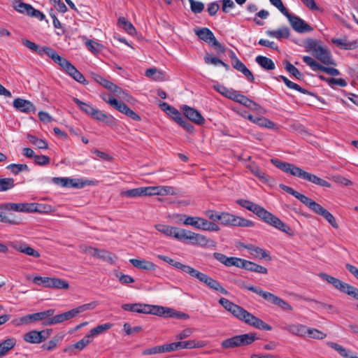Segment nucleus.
Returning <instances> with one entry per match:
<instances>
[{
    "mask_svg": "<svg viewBox=\"0 0 358 358\" xmlns=\"http://www.w3.org/2000/svg\"><path fill=\"white\" fill-rule=\"evenodd\" d=\"M157 257L159 259H161V260L168 263L169 264L171 265L175 268H176V269H178L179 271H181L183 273H187L189 275H190L191 272L193 270V267H192V266H190L189 265H186V264H182L180 262H176L174 259L170 258L169 257L164 256V255H158Z\"/></svg>",
    "mask_w": 358,
    "mask_h": 358,
    "instance_id": "18",
    "label": "nucleus"
},
{
    "mask_svg": "<svg viewBox=\"0 0 358 358\" xmlns=\"http://www.w3.org/2000/svg\"><path fill=\"white\" fill-rule=\"evenodd\" d=\"M178 189L171 186H159V195H176Z\"/></svg>",
    "mask_w": 358,
    "mask_h": 358,
    "instance_id": "63",
    "label": "nucleus"
},
{
    "mask_svg": "<svg viewBox=\"0 0 358 358\" xmlns=\"http://www.w3.org/2000/svg\"><path fill=\"white\" fill-rule=\"evenodd\" d=\"M285 16L287 18L292 29L298 33L310 32L313 29L308 23L297 15L288 12Z\"/></svg>",
    "mask_w": 358,
    "mask_h": 358,
    "instance_id": "13",
    "label": "nucleus"
},
{
    "mask_svg": "<svg viewBox=\"0 0 358 358\" xmlns=\"http://www.w3.org/2000/svg\"><path fill=\"white\" fill-rule=\"evenodd\" d=\"M304 47L307 52H310L315 58L303 56L302 59L314 71H320L331 76L340 75V71L334 68L337 65L332 54L327 46L322 45L320 41L309 38L305 41Z\"/></svg>",
    "mask_w": 358,
    "mask_h": 358,
    "instance_id": "1",
    "label": "nucleus"
},
{
    "mask_svg": "<svg viewBox=\"0 0 358 358\" xmlns=\"http://www.w3.org/2000/svg\"><path fill=\"white\" fill-rule=\"evenodd\" d=\"M108 90L113 92L115 96L124 99L127 101H129L130 99H131V96H129L122 88H120L113 83L110 86Z\"/></svg>",
    "mask_w": 358,
    "mask_h": 358,
    "instance_id": "45",
    "label": "nucleus"
},
{
    "mask_svg": "<svg viewBox=\"0 0 358 358\" xmlns=\"http://www.w3.org/2000/svg\"><path fill=\"white\" fill-rule=\"evenodd\" d=\"M111 327L112 324L110 323L101 324L91 329L90 333L87 334L93 340L95 336L103 333L105 331L109 329Z\"/></svg>",
    "mask_w": 358,
    "mask_h": 358,
    "instance_id": "50",
    "label": "nucleus"
},
{
    "mask_svg": "<svg viewBox=\"0 0 358 358\" xmlns=\"http://www.w3.org/2000/svg\"><path fill=\"white\" fill-rule=\"evenodd\" d=\"M113 107L134 120L140 121L141 120V117L137 113L129 108L127 105L123 102L117 100V103L114 104Z\"/></svg>",
    "mask_w": 358,
    "mask_h": 358,
    "instance_id": "21",
    "label": "nucleus"
},
{
    "mask_svg": "<svg viewBox=\"0 0 358 358\" xmlns=\"http://www.w3.org/2000/svg\"><path fill=\"white\" fill-rule=\"evenodd\" d=\"M55 310V309H48L42 312L33 314H28L13 321V324L17 326L30 324L34 322L42 321L43 325H46L45 322L52 317Z\"/></svg>",
    "mask_w": 358,
    "mask_h": 358,
    "instance_id": "9",
    "label": "nucleus"
},
{
    "mask_svg": "<svg viewBox=\"0 0 358 358\" xmlns=\"http://www.w3.org/2000/svg\"><path fill=\"white\" fill-rule=\"evenodd\" d=\"M13 105L14 108L22 113H28L36 111L34 105L30 101L21 98L14 99Z\"/></svg>",
    "mask_w": 358,
    "mask_h": 358,
    "instance_id": "20",
    "label": "nucleus"
},
{
    "mask_svg": "<svg viewBox=\"0 0 358 358\" xmlns=\"http://www.w3.org/2000/svg\"><path fill=\"white\" fill-rule=\"evenodd\" d=\"M319 276L341 292L358 300V289L355 287L324 273H319Z\"/></svg>",
    "mask_w": 358,
    "mask_h": 358,
    "instance_id": "7",
    "label": "nucleus"
},
{
    "mask_svg": "<svg viewBox=\"0 0 358 358\" xmlns=\"http://www.w3.org/2000/svg\"><path fill=\"white\" fill-rule=\"evenodd\" d=\"M215 89L219 93H220L221 94L224 95V96H226L230 99H233V97L234 96V95L236 92V91H235L234 90L228 89L226 87H224L223 85H220L215 86Z\"/></svg>",
    "mask_w": 358,
    "mask_h": 358,
    "instance_id": "60",
    "label": "nucleus"
},
{
    "mask_svg": "<svg viewBox=\"0 0 358 358\" xmlns=\"http://www.w3.org/2000/svg\"><path fill=\"white\" fill-rule=\"evenodd\" d=\"M266 33L268 36L277 39L287 38L290 35L289 29L287 27H281L278 30H268Z\"/></svg>",
    "mask_w": 358,
    "mask_h": 358,
    "instance_id": "32",
    "label": "nucleus"
},
{
    "mask_svg": "<svg viewBox=\"0 0 358 358\" xmlns=\"http://www.w3.org/2000/svg\"><path fill=\"white\" fill-rule=\"evenodd\" d=\"M22 43L31 51L38 53L40 56L45 55V49L49 48L48 46H43L42 48H40L37 44L27 38H22Z\"/></svg>",
    "mask_w": 358,
    "mask_h": 358,
    "instance_id": "31",
    "label": "nucleus"
},
{
    "mask_svg": "<svg viewBox=\"0 0 358 358\" xmlns=\"http://www.w3.org/2000/svg\"><path fill=\"white\" fill-rule=\"evenodd\" d=\"M176 236L179 241L189 240L192 244L196 245L199 234L180 229V234L176 235Z\"/></svg>",
    "mask_w": 358,
    "mask_h": 358,
    "instance_id": "30",
    "label": "nucleus"
},
{
    "mask_svg": "<svg viewBox=\"0 0 358 358\" xmlns=\"http://www.w3.org/2000/svg\"><path fill=\"white\" fill-rule=\"evenodd\" d=\"M236 203L240 206L252 212L265 223L278 229V230L286 233L289 235H292L293 232L291 228L283 222H282L278 217L268 211L264 207L246 199H239L236 201Z\"/></svg>",
    "mask_w": 358,
    "mask_h": 358,
    "instance_id": "2",
    "label": "nucleus"
},
{
    "mask_svg": "<svg viewBox=\"0 0 358 358\" xmlns=\"http://www.w3.org/2000/svg\"><path fill=\"white\" fill-rule=\"evenodd\" d=\"M6 169L10 170L15 175H17L22 171H29L28 166L22 164H11L7 166Z\"/></svg>",
    "mask_w": 358,
    "mask_h": 358,
    "instance_id": "58",
    "label": "nucleus"
},
{
    "mask_svg": "<svg viewBox=\"0 0 358 358\" xmlns=\"http://www.w3.org/2000/svg\"><path fill=\"white\" fill-rule=\"evenodd\" d=\"M190 276L197 279L200 282L205 284L213 290L219 292L225 295L229 294L228 291L224 288L217 280L194 268L190 273Z\"/></svg>",
    "mask_w": 358,
    "mask_h": 358,
    "instance_id": "10",
    "label": "nucleus"
},
{
    "mask_svg": "<svg viewBox=\"0 0 358 358\" xmlns=\"http://www.w3.org/2000/svg\"><path fill=\"white\" fill-rule=\"evenodd\" d=\"M122 308L126 311L143 314H152L157 316H162L166 313H170L172 311L170 308L140 303H124L122 305Z\"/></svg>",
    "mask_w": 358,
    "mask_h": 358,
    "instance_id": "5",
    "label": "nucleus"
},
{
    "mask_svg": "<svg viewBox=\"0 0 358 358\" xmlns=\"http://www.w3.org/2000/svg\"><path fill=\"white\" fill-rule=\"evenodd\" d=\"M238 268H241L250 271L263 274H266L268 273V270L266 268L261 265L257 264L252 262L245 260L241 258H240V262Z\"/></svg>",
    "mask_w": 358,
    "mask_h": 358,
    "instance_id": "19",
    "label": "nucleus"
},
{
    "mask_svg": "<svg viewBox=\"0 0 358 358\" xmlns=\"http://www.w3.org/2000/svg\"><path fill=\"white\" fill-rule=\"evenodd\" d=\"M53 182L61 187H79V184L77 182L76 180L74 179H70L68 178H53L52 179Z\"/></svg>",
    "mask_w": 358,
    "mask_h": 358,
    "instance_id": "33",
    "label": "nucleus"
},
{
    "mask_svg": "<svg viewBox=\"0 0 358 358\" xmlns=\"http://www.w3.org/2000/svg\"><path fill=\"white\" fill-rule=\"evenodd\" d=\"M1 208L6 211L21 213H31V203H1Z\"/></svg>",
    "mask_w": 358,
    "mask_h": 358,
    "instance_id": "17",
    "label": "nucleus"
},
{
    "mask_svg": "<svg viewBox=\"0 0 358 358\" xmlns=\"http://www.w3.org/2000/svg\"><path fill=\"white\" fill-rule=\"evenodd\" d=\"M64 336L65 335L62 333L56 334L50 341L46 343H44L41 348L45 350H52L55 348H56L57 343L64 339Z\"/></svg>",
    "mask_w": 358,
    "mask_h": 358,
    "instance_id": "38",
    "label": "nucleus"
},
{
    "mask_svg": "<svg viewBox=\"0 0 358 358\" xmlns=\"http://www.w3.org/2000/svg\"><path fill=\"white\" fill-rule=\"evenodd\" d=\"M280 78L285 83V84L286 85V86L287 87H289L290 89H292V90H295L296 91H299L301 93L304 94H310V92L307 90H306L304 88H302L298 84L294 83L290 81L285 76H280Z\"/></svg>",
    "mask_w": 358,
    "mask_h": 358,
    "instance_id": "47",
    "label": "nucleus"
},
{
    "mask_svg": "<svg viewBox=\"0 0 358 358\" xmlns=\"http://www.w3.org/2000/svg\"><path fill=\"white\" fill-rule=\"evenodd\" d=\"M219 303L224 309L230 312L235 317L244 322L245 324L260 330L271 331L272 327L262 320L255 317L240 306H238L229 299L220 298Z\"/></svg>",
    "mask_w": 358,
    "mask_h": 358,
    "instance_id": "3",
    "label": "nucleus"
},
{
    "mask_svg": "<svg viewBox=\"0 0 358 358\" xmlns=\"http://www.w3.org/2000/svg\"><path fill=\"white\" fill-rule=\"evenodd\" d=\"M180 110L188 120L193 122L194 123L199 125L204 124V117L195 108L188 106L187 105H182L180 106Z\"/></svg>",
    "mask_w": 358,
    "mask_h": 358,
    "instance_id": "14",
    "label": "nucleus"
},
{
    "mask_svg": "<svg viewBox=\"0 0 358 358\" xmlns=\"http://www.w3.org/2000/svg\"><path fill=\"white\" fill-rule=\"evenodd\" d=\"M256 62L265 70H273L275 69L274 62L270 59L264 56L259 55L255 59Z\"/></svg>",
    "mask_w": 358,
    "mask_h": 358,
    "instance_id": "39",
    "label": "nucleus"
},
{
    "mask_svg": "<svg viewBox=\"0 0 358 358\" xmlns=\"http://www.w3.org/2000/svg\"><path fill=\"white\" fill-rule=\"evenodd\" d=\"M280 78L285 83V84L286 85V86L287 87H289L290 89H292V90H295L296 91H299L301 93L304 94H310V92L307 90H306L304 88H302L298 84L294 83L290 81L285 76H280Z\"/></svg>",
    "mask_w": 358,
    "mask_h": 358,
    "instance_id": "49",
    "label": "nucleus"
},
{
    "mask_svg": "<svg viewBox=\"0 0 358 358\" xmlns=\"http://www.w3.org/2000/svg\"><path fill=\"white\" fill-rule=\"evenodd\" d=\"M24 341L32 344H38L41 343V336L38 331L32 330L24 335Z\"/></svg>",
    "mask_w": 358,
    "mask_h": 358,
    "instance_id": "37",
    "label": "nucleus"
},
{
    "mask_svg": "<svg viewBox=\"0 0 358 358\" xmlns=\"http://www.w3.org/2000/svg\"><path fill=\"white\" fill-rule=\"evenodd\" d=\"M245 248H246L252 255H254L257 258L267 259L268 260L271 259V257L267 251L259 247L253 245H247L245 246Z\"/></svg>",
    "mask_w": 358,
    "mask_h": 358,
    "instance_id": "29",
    "label": "nucleus"
},
{
    "mask_svg": "<svg viewBox=\"0 0 358 358\" xmlns=\"http://www.w3.org/2000/svg\"><path fill=\"white\" fill-rule=\"evenodd\" d=\"M120 196L128 198L145 196L144 187H140L125 191H122L120 192Z\"/></svg>",
    "mask_w": 358,
    "mask_h": 358,
    "instance_id": "35",
    "label": "nucleus"
},
{
    "mask_svg": "<svg viewBox=\"0 0 358 358\" xmlns=\"http://www.w3.org/2000/svg\"><path fill=\"white\" fill-rule=\"evenodd\" d=\"M256 340L253 334H244L234 336L224 340L221 343V347L223 349H232L240 348L252 344Z\"/></svg>",
    "mask_w": 358,
    "mask_h": 358,
    "instance_id": "8",
    "label": "nucleus"
},
{
    "mask_svg": "<svg viewBox=\"0 0 358 358\" xmlns=\"http://www.w3.org/2000/svg\"><path fill=\"white\" fill-rule=\"evenodd\" d=\"M271 162L280 170L286 173H289L291 176L298 177L321 187H331V184L328 181L322 179L314 174L306 172L293 164L285 162L278 159H271Z\"/></svg>",
    "mask_w": 358,
    "mask_h": 358,
    "instance_id": "4",
    "label": "nucleus"
},
{
    "mask_svg": "<svg viewBox=\"0 0 358 358\" xmlns=\"http://www.w3.org/2000/svg\"><path fill=\"white\" fill-rule=\"evenodd\" d=\"M73 101L74 103H76L79 108L85 114H87L89 116H91L93 111H94L95 108H94L92 105L83 102L78 99V98L73 97Z\"/></svg>",
    "mask_w": 358,
    "mask_h": 358,
    "instance_id": "44",
    "label": "nucleus"
},
{
    "mask_svg": "<svg viewBox=\"0 0 358 358\" xmlns=\"http://www.w3.org/2000/svg\"><path fill=\"white\" fill-rule=\"evenodd\" d=\"M319 78L326 82L330 87H333L334 85H338L341 87H345L347 85V82L343 78H329L323 76H319Z\"/></svg>",
    "mask_w": 358,
    "mask_h": 358,
    "instance_id": "51",
    "label": "nucleus"
},
{
    "mask_svg": "<svg viewBox=\"0 0 358 358\" xmlns=\"http://www.w3.org/2000/svg\"><path fill=\"white\" fill-rule=\"evenodd\" d=\"M280 78L285 83V84L286 85V86L287 87H289L290 89H292V90H295L296 91H299L301 93L304 94H310V92L307 90H306L304 88H302L298 84L294 83L290 81L285 76H280Z\"/></svg>",
    "mask_w": 358,
    "mask_h": 358,
    "instance_id": "48",
    "label": "nucleus"
},
{
    "mask_svg": "<svg viewBox=\"0 0 358 358\" xmlns=\"http://www.w3.org/2000/svg\"><path fill=\"white\" fill-rule=\"evenodd\" d=\"M281 329L294 336L303 337L305 336L306 326L301 324H287L281 327Z\"/></svg>",
    "mask_w": 358,
    "mask_h": 358,
    "instance_id": "22",
    "label": "nucleus"
},
{
    "mask_svg": "<svg viewBox=\"0 0 358 358\" xmlns=\"http://www.w3.org/2000/svg\"><path fill=\"white\" fill-rule=\"evenodd\" d=\"M254 123L262 127L275 129V124L264 117H255Z\"/></svg>",
    "mask_w": 358,
    "mask_h": 358,
    "instance_id": "53",
    "label": "nucleus"
},
{
    "mask_svg": "<svg viewBox=\"0 0 358 358\" xmlns=\"http://www.w3.org/2000/svg\"><path fill=\"white\" fill-rule=\"evenodd\" d=\"M96 258L101 259L102 260L108 262L111 264L115 262V257L111 252L106 251L105 250H99L98 249V252L96 254Z\"/></svg>",
    "mask_w": 358,
    "mask_h": 358,
    "instance_id": "55",
    "label": "nucleus"
},
{
    "mask_svg": "<svg viewBox=\"0 0 358 358\" xmlns=\"http://www.w3.org/2000/svg\"><path fill=\"white\" fill-rule=\"evenodd\" d=\"M285 69L298 80H301L303 78V76L301 72L289 62H287Z\"/></svg>",
    "mask_w": 358,
    "mask_h": 358,
    "instance_id": "64",
    "label": "nucleus"
},
{
    "mask_svg": "<svg viewBox=\"0 0 358 358\" xmlns=\"http://www.w3.org/2000/svg\"><path fill=\"white\" fill-rule=\"evenodd\" d=\"M92 342V339L88 334L85 335L81 340L76 343L74 345L69 346L67 348L64 349V352H68L69 350H72L73 348H76L78 350H83L86 346H87L90 343Z\"/></svg>",
    "mask_w": 358,
    "mask_h": 358,
    "instance_id": "36",
    "label": "nucleus"
},
{
    "mask_svg": "<svg viewBox=\"0 0 358 358\" xmlns=\"http://www.w3.org/2000/svg\"><path fill=\"white\" fill-rule=\"evenodd\" d=\"M0 207H1V204H0ZM4 208H0V222L3 223H6L10 225H18L21 223V219L17 217H10L9 216L4 214L3 211Z\"/></svg>",
    "mask_w": 358,
    "mask_h": 358,
    "instance_id": "43",
    "label": "nucleus"
},
{
    "mask_svg": "<svg viewBox=\"0 0 358 358\" xmlns=\"http://www.w3.org/2000/svg\"><path fill=\"white\" fill-rule=\"evenodd\" d=\"M31 213H49L51 210L50 206H46L44 204H39L36 203H31Z\"/></svg>",
    "mask_w": 358,
    "mask_h": 358,
    "instance_id": "61",
    "label": "nucleus"
},
{
    "mask_svg": "<svg viewBox=\"0 0 358 358\" xmlns=\"http://www.w3.org/2000/svg\"><path fill=\"white\" fill-rule=\"evenodd\" d=\"M14 8L22 13L29 14L31 9H32V6L30 4L25 3L22 2L20 0H15L13 2Z\"/></svg>",
    "mask_w": 358,
    "mask_h": 358,
    "instance_id": "52",
    "label": "nucleus"
},
{
    "mask_svg": "<svg viewBox=\"0 0 358 358\" xmlns=\"http://www.w3.org/2000/svg\"><path fill=\"white\" fill-rule=\"evenodd\" d=\"M241 287L252 291L257 294L262 296L264 299L267 301L268 302L278 306L282 310L286 312H291L293 310V307L287 301L283 300L282 299L278 297V296L266 291H264L261 288L258 287H255L253 285L247 286L245 285H242Z\"/></svg>",
    "mask_w": 358,
    "mask_h": 358,
    "instance_id": "6",
    "label": "nucleus"
},
{
    "mask_svg": "<svg viewBox=\"0 0 358 358\" xmlns=\"http://www.w3.org/2000/svg\"><path fill=\"white\" fill-rule=\"evenodd\" d=\"M17 341L13 337H9L0 343V358L6 356L10 350L15 348Z\"/></svg>",
    "mask_w": 358,
    "mask_h": 358,
    "instance_id": "25",
    "label": "nucleus"
},
{
    "mask_svg": "<svg viewBox=\"0 0 358 358\" xmlns=\"http://www.w3.org/2000/svg\"><path fill=\"white\" fill-rule=\"evenodd\" d=\"M45 55L50 57L55 63H57L62 70L66 72L72 64L64 57H61L58 53L51 48H46Z\"/></svg>",
    "mask_w": 358,
    "mask_h": 358,
    "instance_id": "15",
    "label": "nucleus"
},
{
    "mask_svg": "<svg viewBox=\"0 0 358 358\" xmlns=\"http://www.w3.org/2000/svg\"><path fill=\"white\" fill-rule=\"evenodd\" d=\"M91 77L99 84L102 85L103 87L106 88L107 90L109 89L110 86L113 83L112 82L106 80L101 76L96 73H91Z\"/></svg>",
    "mask_w": 358,
    "mask_h": 358,
    "instance_id": "62",
    "label": "nucleus"
},
{
    "mask_svg": "<svg viewBox=\"0 0 358 358\" xmlns=\"http://www.w3.org/2000/svg\"><path fill=\"white\" fill-rule=\"evenodd\" d=\"M129 262L136 268L145 271H155L156 265L145 259H131Z\"/></svg>",
    "mask_w": 358,
    "mask_h": 358,
    "instance_id": "26",
    "label": "nucleus"
},
{
    "mask_svg": "<svg viewBox=\"0 0 358 358\" xmlns=\"http://www.w3.org/2000/svg\"><path fill=\"white\" fill-rule=\"evenodd\" d=\"M66 73L69 74L71 77H72L77 82L83 85L88 84V82L86 80L84 76L80 71H78V69L73 64L69 68V70H68Z\"/></svg>",
    "mask_w": 358,
    "mask_h": 358,
    "instance_id": "40",
    "label": "nucleus"
},
{
    "mask_svg": "<svg viewBox=\"0 0 358 358\" xmlns=\"http://www.w3.org/2000/svg\"><path fill=\"white\" fill-rule=\"evenodd\" d=\"M155 229L162 234L173 237L177 239L176 235L180 234V229L166 224H158L155 226Z\"/></svg>",
    "mask_w": 358,
    "mask_h": 358,
    "instance_id": "24",
    "label": "nucleus"
},
{
    "mask_svg": "<svg viewBox=\"0 0 358 358\" xmlns=\"http://www.w3.org/2000/svg\"><path fill=\"white\" fill-rule=\"evenodd\" d=\"M306 336L315 339H324L327 335L317 329L306 327V331H305Z\"/></svg>",
    "mask_w": 358,
    "mask_h": 358,
    "instance_id": "54",
    "label": "nucleus"
},
{
    "mask_svg": "<svg viewBox=\"0 0 358 358\" xmlns=\"http://www.w3.org/2000/svg\"><path fill=\"white\" fill-rule=\"evenodd\" d=\"M27 138L29 139V141H30V143L31 144H33L34 145H35L36 148H38L39 149H45H45L48 148V143L43 139L38 138L35 136L30 135V134H29L27 136Z\"/></svg>",
    "mask_w": 358,
    "mask_h": 358,
    "instance_id": "57",
    "label": "nucleus"
},
{
    "mask_svg": "<svg viewBox=\"0 0 358 358\" xmlns=\"http://www.w3.org/2000/svg\"><path fill=\"white\" fill-rule=\"evenodd\" d=\"M213 257L220 263L223 264L226 266H238L240 258L238 257H228L225 255L220 252H214Z\"/></svg>",
    "mask_w": 358,
    "mask_h": 358,
    "instance_id": "23",
    "label": "nucleus"
},
{
    "mask_svg": "<svg viewBox=\"0 0 358 358\" xmlns=\"http://www.w3.org/2000/svg\"><path fill=\"white\" fill-rule=\"evenodd\" d=\"M196 35L202 41L213 46L218 54L225 52V48L215 37L213 33L208 28L195 29Z\"/></svg>",
    "mask_w": 358,
    "mask_h": 358,
    "instance_id": "11",
    "label": "nucleus"
},
{
    "mask_svg": "<svg viewBox=\"0 0 358 358\" xmlns=\"http://www.w3.org/2000/svg\"><path fill=\"white\" fill-rule=\"evenodd\" d=\"M234 101L238 102L248 108L254 109L257 106V104L248 99L247 96L239 94L238 92H236L234 96L233 97Z\"/></svg>",
    "mask_w": 358,
    "mask_h": 358,
    "instance_id": "34",
    "label": "nucleus"
},
{
    "mask_svg": "<svg viewBox=\"0 0 358 358\" xmlns=\"http://www.w3.org/2000/svg\"><path fill=\"white\" fill-rule=\"evenodd\" d=\"M279 187L281 189H282V190L285 191L286 192H287L288 194L294 196L295 198L299 199L301 203H303L306 206H307L308 204V203L310 202V201L311 200V199H310L309 197L298 192L297 191L294 190L293 188H292L289 186H287L283 184H280L279 185Z\"/></svg>",
    "mask_w": 358,
    "mask_h": 358,
    "instance_id": "28",
    "label": "nucleus"
},
{
    "mask_svg": "<svg viewBox=\"0 0 358 358\" xmlns=\"http://www.w3.org/2000/svg\"><path fill=\"white\" fill-rule=\"evenodd\" d=\"M50 287L67 289L69 287V285L66 280L62 279L51 278Z\"/></svg>",
    "mask_w": 358,
    "mask_h": 358,
    "instance_id": "56",
    "label": "nucleus"
},
{
    "mask_svg": "<svg viewBox=\"0 0 358 358\" xmlns=\"http://www.w3.org/2000/svg\"><path fill=\"white\" fill-rule=\"evenodd\" d=\"M119 26L124 29L129 34L134 35L136 34V29L134 25L126 20L125 17H120L118 20Z\"/></svg>",
    "mask_w": 358,
    "mask_h": 358,
    "instance_id": "46",
    "label": "nucleus"
},
{
    "mask_svg": "<svg viewBox=\"0 0 358 358\" xmlns=\"http://www.w3.org/2000/svg\"><path fill=\"white\" fill-rule=\"evenodd\" d=\"M247 168L262 181H268V176L256 164L252 163L248 165Z\"/></svg>",
    "mask_w": 358,
    "mask_h": 358,
    "instance_id": "42",
    "label": "nucleus"
},
{
    "mask_svg": "<svg viewBox=\"0 0 358 358\" xmlns=\"http://www.w3.org/2000/svg\"><path fill=\"white\" fill-rule=\"evenodd\" d=\"M306 206L316 214L322 216L332 226V227L334 229L338 228V224L334 216L320 204L311 199Z\"/></svg>",
    "mask_w": 358,
    "mask_h": 358,
    "instance_id": "12",
    "label": "nucleus"
},
{
    "mask_svg": "<svg viewBox=\"0 0 358 358\" xmlns=\"http://www.w3.org/2000/svg\"><path fill=\"white\" fill-rule=\"evenodd\" d=\"M327 345L330 348L337 351L341 356L345 358H358V357L351 355L350 352L347 349L343 348L342 345H340L336 343L328 342Z\"/></svg>",
    "mask_w": 358,
    "mask_h": 358,
    "instance_id": "41",
    "label": "nucleus"
},
{
    "mask_svg": "<svg viewBox=\"0 0 358 358\" xmlns=\"http://www.w3.org/2000/svg\"><path fill=\"white\" fill-rule=\"evenodd\" d=\"M9 245L15 250L22 253H24L27 255L37 258L41 256L38 251L35 250L25 243L20 241H11L9 243Z\"/></svg>",
    "mask_w": 358,
    "mask_h": 358,
    "instance_id": "16",
    "label": "nucleus"
},
{
    "mask_svg": "<svg viewBox=\"0 0 358 358\" xmlns=\"http://www.w3.org/2000/svg\"><path fill=\"white\" fill-rule=\"evenodd\" d=\"M178 343V349H193V348H201L206 345V342L204 341H196V340H189V341H179Z\"/></svg>",
    "mask_w": 358,
    "mask_h": 358,
    "instance_id": "27",
    "label": "nucleus"
},
{
    "mask_svg": "<svg viewBox=\"0 0 358 358\" xmlns=\"http://www.w3.org/2000/svg\"><path fill=\"white\" fill-rule=\"evenodd\" d=\"M15 186L14 179L12 178H0V192H6Z\"/></svg>",
    "mask_w": 358,
    "mask_h": 358,
    "instance_id": "59",
    "label": "nucleus"
}]
</instances>
